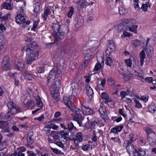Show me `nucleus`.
<instances>
[{"label": "nucleus", "mask_w": 156, "mask_h": 156, "mask_svg": "<svg viewBox=\"0 0 156 156\" xmlns=\"http://www.w3.org/2000/svg\"><path fill=\"white\" fill-rule=\"evenodd\" d=\"M148 8V5L146 4H143L142 5V6L141 8L144 11H147Z\"/></svg>", "instance_id": "052dcab7"}, {"label": "nucleus", "mask_w": 156, "mask_h": 156, "mask_svg": "<svg viewBox=\"0 0 156 156\" xmlns=\"http://www.w3.org/2000/svg\"><path fill=\"white\" fill-rule=\"evenodd\" d=\"M86 92L87 94L89 96V98H91L92 95L94 94L92 89L90 87L89 85H87L86 86Z\"/></svg>", "instance_id": "5701e85b"}, {"label": "nucleus", "mask_w": 156, "mask_h": 156, "mask_svg": "<svg viewBox=\"0 0 156 156\" xmlns=\"http://www.w3.org/2000/svg\"><path fill=\"white\" fill-rule=\"evenodd\" d=\"M28 48L32 49L33 50L36 51H39L38 50H37V48H38L37 46V43L35 41H33L32 43H30Z\"/></svg>", "instance_id": "f704fd0d"}, {"label": "nucleus", "mask_w": 156, "mask_h": 156, "mask_svg": "<svg viewBox=\"0 0 156 156\" xmlns=\"http://www.w3.org/2000/svg\"><path fill=\"white\" fill-rule=\"evenodd\" d=\"M3 7L4 8L9 10L11 9V5L10 3H5L3 5Z\"/></svg>", "instance_id": "49530a36"}, {"label": "nucleus", "mask_w": 156, "mask_h": 156, "mask_svg": "<svg viewBox=\"0 0 156 156\" xmlns=\"http://www.w3.org/2000/svg\"><path fill=\"white\" fill-rule=\"evenodd\" d=\"M67 129H68L69 131H71L73 129L76 130V127L74 126L73 123L72 122H69L67 123Z\"/></svg>", "instance_id": "c756f323"}, {"label": "nucleus", "mask_w": 156, "mask_h": 156, "mask_svg": "<svg viewBox=\"0 0 156 156\" xmlns=\"http://www.w3.org/2000/svg\"><path fill=\"white\" fill-rule=\"evenodd\" d=\"M98 63L103 65L104 59L102 56H97Z\"/></svg>", "instance_id": "79ce46f5"}, {"label": "nucleus", "mask_w": 156, "mask_h": 156, "mask_svg": "<svg viewBox=\"0 0 156 156\" xmlns=\"http://www.w3.org/2000/svg\"><path fill=\"white\" fill-rule=\"evenodd\" d=\"M83 20L82 18L78 19L77 20L76 23L75 24L76 27L79 29L83 25Z\"/></svg>", "instance_id": "cd10ccee"}, {"label": "nucleus", "mask_w": 156, "mask_h": 156, "mask_svg": "<svg viewBox=\"0 0 156 156\" xmlns=\"http://www.w3.org/2000/svg\"><path fill=\"white\" fill-rule=\"evenodd\" d=\"M52 29L53 31L52 34L55 39L53 43H51L49 45L51 46L54 44H56L57 45L60 44L62 40L65 37V33L61 30L60 27L58 23L53 24L52 26Z\"/></svg>", "instance_id": "f257e3e1"}, {"label": "nucleus", "mask_w": 156, "mask_h": 156, "mask_svg": "<svg viewBox=\"0 0 156 156\" xmlns=\"http://www.w3.org/2000/svg\"><path fill=\"white\" fill-rule=\"evenodd\" d=\"M61 55L67 54L69 52V48L66 46H62L58 49Z\"/></svg>", "instance_id": "6ab92c4d"}, {"label": "nucleus", "mask_w": 156, "mask_h": 156, "mask_svg": "<svg viewBox=\"0 0 156 156\" xmlns=\"http://www.w3.org/2000/svg\"><path fill=\"white\" fill-rule=\"evenodd\" d=\"M145 131L147 134L148 135L150 134H152L154 135H155V133L153 131V130L149 127H146Z\"/></svg>", "instance_id": "4c0bfd02"}, {"label": "nucleus", "mask_w": 156, "mask_h": 156, "mask_svg": "<svg viewBox=\"0 0 156 156\" xmlns=\"http://www.w3.org/2000/svg\"><path fill=\"white\" fill-rule=\"evenodd\" d=\"M150 40V39L149 38H147L146 42L145 45L143 46V48L144 49L146 48V51L147 55H148L152 54L153 52V49L151 46L150 45L148 46H147Z\"/></svg>", "instance_id": "9d476101"}, {"label": "nucleus", "mask_w": 156, "mask_h": 156, "mask_svg": "<svg viewBox=\"0 0 156 156\" xmlns=\"http://www.w3.org/2000/svg\"><path fill=\"white\" fill-rule=\"evenodd\" d=\"M25 50L27 55L26 58V63L27 64H31L32 63L35 61L36 58L37 57L39 53V51L33 50L29 48L24 47L23 51Z\"/></svg>", "instance_id": "f03ea898"}, {"label": "nucleus", "mask_w": 156, "mask_h": 156, "mask_svg": "<svg viewBox=\"0 0 156 156\" xmlns=\"http://www.w3.org/2000/svg\"><path fill=\"white\" fill-rule=\"evenodd\" d=\"M50 148H51V150H52V151H53V152L55 154H60L61 152L60 151H59L57 149L54 148H52L51 147H50Z\"/></svg>", "instance_id": "0e129e2a"}, {"label": "nucleus", "mask_w": 156, "mask_h": 156, "mask_svg": "<svg viewBox=\"0 0 156 156\" xmlns=\"http://www.w3.org/2000/svg\"><path fill=\"white\" fill-rule=\"evenodd\" d=\"M2 68L5 70H9L10 69V61L9 56H5L3 58Z\"/></svg>", "instance_id": "423d86ee"}, {"label": "nucleus", "mask_w": 156, "mask_h": 156, "mask_svg": "<svg viewBox=\"0 0 156 156\" xmlns=\"http://www.w3.org/2000/svg\"><path fill=\"white\" fill-rule=\"evenodd\" d=\"M71 87L73 92L72 94L73 96H75L76 95V92L78 88V85L75 83H73L71 84Z\"/></svg>", "instance_id": "393cba45"}, {"label": "nucleus", "mask_w": 156, "mask_h": 156, "mask_svg": "<svg viewBox=\"0 0 156 156\" xmlns=\"http://www.w3.org/2000/svg\"><path fill=\"white\" fill-rule=\"evenodd\" d=\"M123 147H126V149L129 153L133 152L134 149H135L132 143H129V141H125L123 144Z\"/></svg>", "instance_id": "9b49d317"}, {"label": "nucleus", "mask_w": 156, "mask_h": 156, "mask_svg": "<svg viewBox=\"0 0 156 156\" xmlns=\"http://www.w3.org/2000/svg\"><path fill=\"white\" fill-rule=\"evenodd\" d=\"M40 4L38 2H36L35 4L34 7V12L37 14L39 12L40 9Z\"/></svg>", "instance_id": "7c9ffc66"}, {"label": "nucleus", "mask_w": 156, "mask_h": 156, "mask_svg": "<svg viewBox=\"0 0 156 156\" xmlns=\"http://www.w3.org/2000/svg\"><path fill=\"white\" fill-rule=\"evenodd\" d=\"M61 86V82L60 80H56L54 85L53 87V90L55 91H58Z\"/></svg>", "instance_id": "bb28decb"}, {"label": "nucleus", "mask_w": 156, "mask_h": 156, "mask_svg": "<svg viewBox=\"0 0 156 156\" xmlns=\"http://www.w3.org/2000/svg\"><path fill=\"white\" fill-rule=\"evenodd\" d=\"M135 24V20L133 19L125 20L121 23L118 27V29L121 31L125 30L127 27H129Z\"/></svg>", "instance_id": "7ed1b4c3"}, {"label": "nucleus", "mask_w": 156, "mask_h": 156, "mask_svg": "<svg viewBox=\"0 0 156 156\" xmlns=\"http://www.w3.org/2000/svg\"><path fill=\"white\" fill-rule=\"evenodd\" d=\"M73 95L71 97H64L63 98V100L65 104L71 109H73L74 107L73 104Z\"/></svg>", "instance_id": "0eeeda50"}, {"label": "nucleus", "mask_w": 156, "mask_h": 156, "mask_svg": "<svg viewBox=\"0 0 156 156\" xmlns=\"http://www.w3.org/2000/svg\"><path fill=\"white\" fill-rule=\"evenodd\" d=\"M139 149L138 148H136L133 152V156H140L139 155Z\"/></svg>", "instance_id": "09e8293b"}, {"label": "nucleus", "mask_w": 156, "mask_h": 156, "mask_svg": "<svg viewBox=\"0 0 156 156\" xmlns=\"http://www.w3.org/2000/svg\"><path fill=\"white\" fill-rule=\"evenodd\" d=\"M112 62V59L109 57H107L105 60L106 64L108 66H110Z\"/></svg>", "instance_id": "5fc2aeb1"}, {"label": "nucleus", "mask_w": 156, "mask_h": 156, "mask_svg": "<svg viewBox=\"0 0 156 156\" xmlns=\"http://www.w3.org/2000/svg\"><path fill=\"white\" fill-rule=\"evenodd\" d=\"M131 43L134 46L136 47L140 44V42L138 40H135L132 41Z\"/></svg>", "instance_id": "37998d69"}, {"label": "nucleus", "mask_w": 156, "mask_h": 156, "mask_svg": "<svg viewBox=\"0 0 156 156\" xmlns=\"http://www.w3.org/2000/svg\"><path fill=\"white\" fill-rule=\"evenodd\" d=\"M137 25H135L134 24L129 28V30L130 31L133 32L135 34H137Z\"/></svg>", "instance_id": "c9c22d12"}, {"label": "nucleus", "mask_w": 156, "mask_h": 156, "mask_svg": "<svg viewBox=\"0 0 156 156\" xmlns=\"http://www.w3.org/2000/svg\"><path fill=\"white\" fill-rule=\"evenodd\" d=\"M77 3L78 5V8L79 10L83 8H85L90 5L85 0H79V1L77 2Z\"/></svg>", "instance_id": "2eb2a0df"}, {"label": "nucleus", "mask_w": 156, "mask_h": 156, "mask_svg": "<svg viewBox=\"0 0 156 156\" xmlns=\"http://www.w3.org/2000/svg\"><path fill=\"white\" fill-rule=\"evenodd\" d=\"M7 140H5L0 142V151L5 149L7 146Z\"/></svg>", "instance_id": "473e14b6"}, {"label": "nucleus", "mask_w": 156, "mask_h": 156, "mask_svg": "<svg viewBox=\"0 0 156 156\" xmlns=\"http://www.w3.org/2000/svg\"><path fill=\"white\" fill-rule=\"evenodd\" d=\"M145 51L144 50H142L140 53V65L142 66L144 64V60L145 58Z\"/></svg>", "instance_id": "b1692460"}, {"label": "nucleus", "mask_w": 156, "mask_h": 156, "mask_svg": "<svg viewBox=\"0 0 156 156\" xmlns=\"http://www.w3.org/2000/svg\"><path fill=\"white\" fill-rule=\"evenodd\" d=\"M93 137L91 138V140L94 142L95 144V145H97V138L96 135L95 134V133H94V134L93 135Z\"/></svg>", "instance_id": "680f3d73"}, {"label": "nucleus", "mask_w": 156, "mask_h": 156, "mask_svg": "<svg viewBox=\"0 0 156 156\" xmlns=\"http://www.w3.org/2000/svg\"><path fill=\"white\" fill-rule=\"evenodd\" d=\"M83 139V136L82 133L78 132L74 135V137L72 140H73L76 146L78 147L79 146V143L82 141Z\"/></svg>", "instance_id": "6e6552de"}, {"label": "nucleus", "mask_w": 156, "mask_h": 156, "mask_svg": "<svg viewBox=\"0 0 156 156\" xmlns=\"http://www.w3.org/2000/svg\"><path fill=\"white\" fill-rule=\"evenodd\" d=\"M97 124V122L92 120L91 121H89L88 123H86L85 126L87 128L93 129L95 128L96 125Z\"/></svg>", "instance_id": "a211bd4d"}, {"label": "nucleus", "mask_w": 156, "mask_h": 156, "mask_svg": "<svg viewBox=\"0 0 156 156\" xmlns=\"http://www.w3.org/2000/svg\"><path fill=\"white\" fill-rule=\"evenodd\" d=\"M111 139L113 140L115 142H118L119 144H120L121 143V141L118 137H112L111 138Z\"/></svg>", "instance_id": "bf43d9fd"}, {"label": "nucleus", "mask_w": 156, "mask_h": 156, "mask_svg": "<svg viewBox=\"0 0 156 156\" xmlns=\"http://www.w3.org/2000/svg\"><path fill=\"white\" fill-rule=\"evenodd\" d=\"M101 97L105 104L111 108L113 106L114 102L106 92H103L101 93Z\"/></svg>", "instance_id": "39448f33"}, {"label": "nucleus", "mask_w": 156, "mask_h": 156, "mask_svg": "<svg viewBox=\"0 0 156 156\" xmlns=\"http://www.w3.org/2000/svg\"><path fill=\"white\" fill-rule=\"evenodd\" d=\"M52 100L54 102H56L59 99V95L58 91L52 93Z\"/></svg>", "instance_id": "412c9836"}, {"label": "nucleus", "mask_w": 156, "mask_h": 156, "mask_svg": "<svg viewBox=\"0 0 156 156\" xmlns=\"http://www.w3.org/2000/svg\"><path fill=\"white\" fill-rule=\"evenodd\" d=\"M92 58V54L91 53L86 54L84 57V62L83 65L86 66L88 65L89 62L90 61Z\"/></svg>", "instance_id": "dca6fc26"}, {"label": "nucleus", "mask_w": 156, "mask_h": 156, "mask_svg": "<svg viewBox=\"0 0 156 156\" xmlns=\"http://www.w3.org/2000/svg\"><path fill=\"white\" fill-rule=\"evenodd\" d=\"M148 109L149 111L150 112L155 113L156 112V110L154 109V107L153 105H149Z\"/></svg>", "instance_id": "a18cd8bd"}, {"label": "nucleus", "mask_w": 156, "mask_h": 156, "mask_svg": "<svg viewBox=\"0 0 156 156\" xmlns=\"http://www.w3.org/2000/svg\"><path fill=\"white\" fill-rule=\"evenodd\" d=\"M76 63L73 62H71L69 64V67L72 69H75L76 67Z\"/></svg>", "instance_id": "e2e57ef3"}, {"label": "nucleus", "mask_w": 156, "mask_h": 156, "mask_svg": "<svg viewBox=\"0 0 156 156\" xmlns=\"http://www.w3.org/2000/svg\"><path fill=\"white\" fill-rule=\"evenodd\" d=\"M76 111L77 112L75 113L74 116V119L77 122L80 126H81L83 119L81 115L80 114L79 111H78L77 110H76Z\"/></svg>", "instance_id": "f8f14e48"}, {"label": "nucleus", "mask_w": 156, "mask_h": 156, "mask_svg": "<svg viewBox=\"0 0 156 156\" xmlns=\"http://www.w3.org/2000/svg\"><path fill=\"white\" fill-rule=\"evenodd\" d=\"M36 103L37 106L40 107L39 108L36 109L35 110L32 111V113L33 114H35L37 112L41 109L43 106V104L42 102L41 99L39 96H37L35 98Z\"/></svg>", "instance_id": "ddd939ff"}, {"label": "nucleus", "mask_w": 156, "mask_h": 156, "mask_svg": "<svg viewBox=\"0 0 156 156\" xmlns=\"http://www.w3.org/2000/svg\"><path fill=\"white\" fill-rule=\"evenodd\" d=\"M138 1V0H135L133 1V5L135 8L137 10H139L140 9V8L139 6Z\"/></svg>", "instance_id": "ea45409f"}, {"label": "nucleus", "mask_w": 156, "mask_h": 156, "mask_svg": "<svg viewBox=\"0 0 156 156\" xmlns=\"http://www.w3.org/2000/svg\"><path fill=\"white\" fill-rule=\"evenodd\" d=\"M74 13V9L71 7L68 13V16L69 17H71Z\"/></svg>", "instance_id": "6e6d98bb"}, {"label": "nucleus", "mask_w": 156, "mask_h": 156, "mask_svg": "<svg viewBox=\"0 0 156 156\" xmlns=\"http://www.w3.org/2000/svg\"><path fill=\"white\" fill-rule=\"evenodd\" d=\"M125 62L127 66L130 67L132 65V61L130 59H126L125 61Z\"/></svg>", "instance_id": "864d4df0"}, {"label": "nucleus", "mask_w": 156, "mask_h": 156, "mask_svg": "<svg viewBox=\"0 0 156 156\" xmlns=\"http://www.w3.org/2000/svg\"><path fill=\"white\" fill-rule=\"evenodd\" d=\"M90 148V145L89 144H86L82 147V149L84 151L88 150Z\"/></svg>", "instance_id": "69168bd1"}, {"label": "nucleus", "mask_w": 156, "mask_h": 156, "mask_svg": "<svg viewBox=\"0 0 156 156\" xmlns=\"http://www.w3.org/2000/svg\"><path fill=\"white\" fill-rule=\"evenodd\" d=\"M27 141L28 146H30V145L32 144L34 142L33 140L32 139V138L29 137H27Z\"/></svg>", "instance_id": "13d9d810"}, {"label": "nucleus", "mask_w": 156, "mask_h": 156, "mask_svg": "<svg viewBox=\"0 0 156 156\" xmlns=\"http://www.w3.org/2000/svg\"><path fill=\"white\" fill-rule=\"evenodd\" d=\"M49 126L51 128H52L54 129H56L58 128V126L54 123H51Z\"/></svg>", "instance_id": "774afa93"}, {"label": "nucleus", "mask_w": 156, "mask_h": 156, "mask_svg": "<svg viewBox=\"0 0 156 156\" xmlns=\"http://www.w3.org/2000/svg\"><path fill=\"white\" fill-rule=\"evenodd\" d=\"M131 94L132 93L130 92L127 93L124 91H122L120 92V96L122 98L123 97L127 96L129 95H132Z\"/></svg>", "instance_id": "58836bf2"}, {"label": "nucleus", "mask_w": 156, "mask_h": 156, "mask_svg": "<svg viewBox=\"0 0 156 156\" xmlns=\"http://www.w3.org/2000/svg\"><path fill=\"white\" fill-rule=\"evenodd\" d=\"M123 128V126H119L113 127L111 129L110 133H113L118 134V132H120L122 130Z\"/></svg>", "instance_id": "4be33fe9"}, {"label": "nucleus", "mask_w": 156, "mask_h": 156, "mask_svg": "<svg viewBox=\"0 0 156 156\" xmlns=\"http://www.w3.org/2000/svg\"><path fill=\"white\" fill-rule=\"evenodd\" d=\"M129 137L130 139L129 140H127L126 141H129V143H133L134 141L136 140V139L134 138V136L133 134H130L129 135Z\"/></svg>", "instance_id": "3c124183"}, {"label": "nucleus", "mask_w": 156, "mask_h": 156, "mask_svg": "<svg viewBox=\"0 0 156 156\" xmlns=\"http://www.w3.org/2000/svg\"><path fill=\"white\" fill-rule=\"evenodd\" d=\"M115 49V44L112 40L108 41L107 48L106 50V53L108 55H110L112 52H113Z\"/></svg>", "instance_id": "1a4fd4ad"}, {"label": "nucleus", "mask_w": 156, "mask_h": 156, "mask_svg": "<svg viewBox=\"0 0 156 156\" xmlns=\"http://www.w3.org/2000/svg\"><path fill=\"white\" fill-rule=\"evenodd\" d=\"M15 19L16 22L18 24H22L25 22V18L22 14L17 15Z\"/></svg>", "instance_id": "f3484780"}, {"label": "nucleus", "mask_w": 156, "mask_h": 156, "mask_svg": "<svg viewBox=\"0 0 156 156\" xmlns=\"http://www.w3.org/2000/svg\"><path fill=\"white\" fill-rule=\"evenodd\" d=\"M51 128L49 125H47L44 128V131L46 133H48L50 131Z\"/></svg>", "instance_id": "603ef678"}, {"label": "nucleus", "mask_w": 156, "mask_h": 156, "mask_svg": "<svg viewBox=\"0 0 156 156\" xmlns=\"http://www.w3.org/2000/svg\"><path fill=\"white\" fill-rule=\"evenodd\" d=\"M102 64L97 63L95 65L94 70L95 71H97L100 69Z\"/></svg>", "instance_id": "de8ad7c7"}, {"label": "nucleus", "mask_w": 156, "mask_h": 156, "mask_svg": "<svg viewBox=\"0 0 156 156\" xmlns=\"http://www.w3.org/2000/svg\"><path fill=\"white\" fill-rule=\"evenodd\" d=\"M60 134L62 137L63 138V139L65 140L66 141H67L69 138V135L68 134L66 133V132H65L64 131H61L60 133Z\"/></svg>", "instance_id": "2f4dec72"}, {"label": "nucleus", "mask_w": 156, "mask_h": 156, "mask_svg": "<svg viewBox=\"0 0 156 156\" xmlns=\"http://www.w3.org/2000/svg\"><path fill=\"white\" fill-rule=\"evenodd\" d=\"M119 12L120 15H123L127 13V10L122 7H120L119 9Z\"/></svg>", "instance_id": "a19ab883"}, {"label": "nucleus", "mask_w": 156, "mask_h": 156, "mask_svg": "<svg viewBox=\"0 0 156 156\" xmlns=\"http://www.w3.org/2000/svg\"><path fill=\"white\" fill-rule=\"evenodd\" d=\"M7 106L8 108L11 109H12L16 110L15 113L19 112H21L20 109L18 105H17L12 102H10L8 103Z\"/></svg>", "instance_id": "4468645a"}, {"label": "nucleus", "mask_w": 156, "mask_h": 156, "mask_svg": "<svg viewBox=\"0 0 156 156\" xmlns=\"http://www.w3.org/2000/svg\"><path fill=\"white\" fill-rule=\"evenodd\" d=\"M26 75L27 80L29 81H31L32 80V79L30 77H32V78H34L37 76V74L36 73H34L33 74L27 73Z\"/></svg>", "instance_id": "72a5a7b5"}, {"label": "nucleus", "mask_w": 156, "mask_h": 156, "mask_svg": "<svg viewBox=\"0 0 156 156\" xmlns=\"http://www.w3.org/2000/svg\"><path fill=\"white\" fill-rule=\"evenodd\" d=\"M51 10H52L51 9V7L50 6L48 7L44 10V14L42 15V16L45 20L47 19L48 15L51 13Z\"/></svg>", "instance_id": "aec40b11"}, {"label": "nucleus", "mask_w": 156, "mask_h": 156, "mask_svg": "<svg viewBox=\"0 0 156 156\" xmlns=\"http://www.w3.org/2000/svg\"><path fill=\"white\" fill-rule=\"evenodd\" d=\"M98 111L101 115L105 116H107V112L106 110L105 109H104L102 107H100L98 109Z\"/></svg>", "instance_id": "e433bc0d"}, {"label": "nucleus", "mask_w": 156, "mask_h": 156, "mask_svg": "<svg viewBox=\"0 0 156 156\" xmlns=\"http://www.w3.org/2000/svg\"><path fill=\"white\" fill-rule=\"evenodd\" d=\"M58 74H59L58 69L55 68L53 69L49 72V75L48 77L47 82L50 84H48L51 86L54 82V79L56 75Z\"/></svg>", "instance_id": "20e7f679"}, {"label": "nucleus", "mask_w": 156, "mask_h": 156, "mask_svg": "<svg viewBox=\"0 0 156 156\" xmlns=\"http://www.w3.org/2000/svg\"><path fill=\"white\" fill-rule=\"evenodd\" d=\"M55 144L61 148H63L64 147V145L60 141L56 142Z\"/></svg>", "instance_id": "338daca9"}, {"label": "nucleus", "mask_w": 156, "mask_h": 156, "mask_svg": "<svg viewBox=\"0 0 156 156\" xmlns=\"http://www.w3.org/2000/svg\"><path fill=\"white\" fill-rule=\"evenodd\" d=\"M15 67L16 69L19 71H21L24 68V64L23 63L20 61H18L17 63L15 65Z\"/></svg>", "instance_id": "a878e982"}, {"label": "nucleus", "mask_w": 156, "mask_h": 156, "mask_svg": "<svg viewBox=\"0 0 156 156\" xmlns=\"http://www.w3.org/2000/svg\"><path fill=\"white\" fill-rule=\"evenodd\" d=\"M97 47L98 46L97 45L95 46V47H93V48H92L91 49H90V48L88 49L87 50V52H89L90 51V53H91V54H92L94 52L96 49L97 48Z\"/></svg>", "instance_id": "4d7b16f0"}, {"label": "nucleus", "mask_w": 156, "mask_h": 156, "mask_svg": "<svg viewBox=\"0 0 156 156\" xmlns=\"http://www.w3.org/2000/svg\"><path fill=\"white\" fill-rule=\"evenodd\" d=\"M16 114L15 112V113L12 112L11 110H10L8 111L7 114L5 116V117L7 119H9L11 117V116L12 115H14Z\"/></svg>", "instance_id": "c03bdc74"}, {"label": "nucleus", "mask_w": 156, "mask_h": 156, "mask_svg": "<svg viewBox=\"0 0 156 156\" xmlns=\"http://www.w3.org/2000/svg\"><path fill=\"white\" fill-rule=\"evenodd\" d=\"M134 101L135 102V106L138 108H140L142 107L141 104L140 103L138 100H137L136 99L134 100Z\"/></svg>", "instance_id": "8fccbe9b"}, {"label": "nucleus", "mask_w": 156, "mask_h": 156, "mask_svg": "<svg viewBox=\"0 0 156 156\" xmlns=\"http://www.w3.org/2000/svg\"><path fill=\"white\" fill-rule=\"evenodd\" d=\"M82 109L85 112L87 115H89L93 113V110L84 105L82 106Z\"/></svg>", "instance_id": "c85d7f7f"}]
</instances>
